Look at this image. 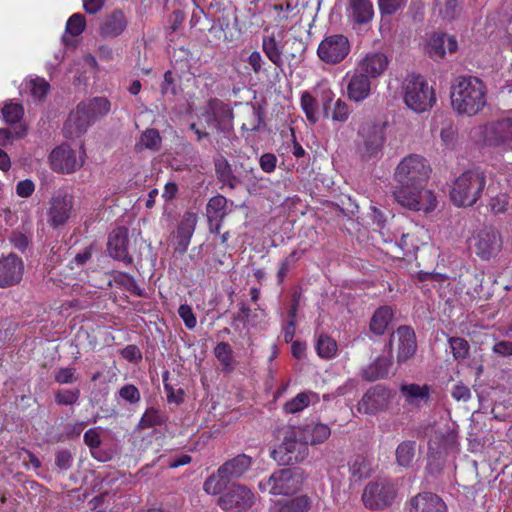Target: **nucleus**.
I'll return each mask as SVG.
<instances>
[{"instance_id":"obj_21","label":"nucleus","mask_w":512,"mask_h":512,"mask_svg":"<svg viewBox=\"0 0 512 512\" xmlns=\"http://www.w3.org/2000/svg\"><path fill=\"white\" fill-rule=\"evenodd\" d=\"M427 55L435 62L445 58L446 53L453 54L458 50L455 36L446 33H434L425 46Z\"/></svg>"},{"instance_id":"obj_15","label":"nucleus","mask_w":512,"mask_h":512,"mask_svg":"<svg viewBox=\"0 0 512 512\" xmlns=\"http://www.w3.org/2000/svg\"><path fill=\"white\" fill-rule=\"evenodd\" d=\"M483 141L488 146H500L512 142V118L490 122L480 127Z\"/></svg>"},{"instance_id":"obj_39","label":"nucleus","mask_w":512,"mask_h":512,"mask_svg":"<svg viewBox=\"0 0 512 512\" xmlns=\"http://www.w3.org/2000/svg\"><path fill=\"white\" fill-rule=\"evenodd\" d=\"M300 106L307 121L311 125H314L319 121L318 102L309 91H303L301 93Z\"/></svg>"},{"instance_id":"obj_1","label":"nucleus","mask_w":512,"mask_h":512,"mask_svg":"<svg viewBox=\"0 0 512 512\" xmlns=\"http://www.w3.org/2000/svg\"><path fill=\"white\" fill-rule=\"evenodd\" d=\"M431 167L427 159L419 154L404 157L394 171L397 183L393 196L401 206L416 212L428 214L437 207V198L432 190L426 189Z\"/></svg>"},{"instance_id":"obj_37","label":"nucleus","mask_w":512,"mask_h":512,"mask_svg":"<svg viewBox=\"0 0 512 512\" xmlns=\"http://www.w3.org/2000/svg\"><path fill=\"white\" fill-rule=\"evenodd\" d=\"M215 172L218 180L230 188H235L239 180L234 175L231 165L224 157L217 158L214 162Z\"/></svg>"},{"instance_id":"obj_42","label":"nucleus","mask_w":512,"mask_h":512,"mask_svg":"<svg viewBox=\"0 0 512 512\" xmlns=\"http://www.w3.org/2000/svg\"><path fill=\"white\" fill-rule=\"evenodd\" d=\"M349 471L355 479L366 478L372 472V465L366 456L356 455L349 463Z\"/></svg>"},{"instance_id":"obj_35","label":"nucleus","mask_w":512,"mask_h":512,"mask_svg":"<svg viewBox=\"0 0 512 512\" xmlns=\"http://www.w3.org/2000/svg\"><path fill=\"white\" fill-rule=\"evenodd\" d=\"M262 50L265 56L269 59V61L273 63L276 67L281 68L283 66L284 61L282 58V47L276 40V37L273 33L271 35L263 36Z\"/></svg>"},{"instance_id":"obj_24","label":"nucleus","mask_w":512,"mask_h":512,"mask_svg":"<svg viewBox=\"0 0 512 512\" xmlns=\"http://www.w3.org/2000/svg\"><path fill=\"white\" fill-rule=\"evenodd\" d=\"M93 123L84 114V106L77 105L76 109L71 111L63 126V135L65 138L74 139L86 133L87 129Z\"/></svg>"},{"instance_id":"obj_10","label":"nucleus","mask_w":512,"mask_h":512,"mask_svg":"<svg viewBox=\"0 0 512 512\" xmlns=\"http://www.w3.org/2000/svg\"><path fill=\"white\" fill-rule=\"evenodd\" d=\"M395 393L383 384L371 386L357 403V411L365 415H376L386 411Z\"/></svg>"},{"instance_id":"obj_61","label":"nucleus","mask_w":512,"mask_h":512,"mask_svg":"<svg viewBox=\"0 0 512 512\" xmlns=\"http://www.w3.org/2000/svg\"><path fill=\"white\" fill-rule=\"evenodd\" d=\"M178 315L183 320L186 328L192 330L197 325L196 316L188 304H182L178 308Z\"/></svg>"},{"instance_id":"obj_33","label":"nucleus","mask_w":512,"mask_h":512,"mask_svg":"<svg viewBox=\"0 0 512 512\" xmlns=\"http://www.w3.org/2000/svg\"><path fill=\"white\" fill-rule=\"evenodd\" d=\"M110 276L109 286H112L114 283L119 288L133 294L136 296H143V290L137 284L135 278L126 273L119 270H112L107 273Z\"/></svg>"},{"instance_id":"obj_51","label":"nucleus","mask_w":512,"mask_h":512,"mask_svg":"<svg viewBox=\"0 0 512 512\" xmlns=\"http://www.w3.org/2000/svg\"><path fill=\"white\" fill-rule=\"evenodd\" d=\"M80 398V390L74 389H58L54 393V400L60 406H72L78 402Z\"/></svg>"},{"instance_id":"obj_60","label":"nucleus","mask_w":512,"mask_h":512,"mask_svg":"<svg viewBox=\"0 0 512 512\" xmlns=\"http://www.w3.org/2000/svg\"><path fill=\"white\" fill-rule=\"evenodd\" d=\"M264 124L263 113L260 109H253L252 114L247 123H243L241 129L249 132L260 130Z\"/></svg>"},{"instance_id":"obj_26","label":"nucleus","mask_w":512,"mask_h":512,"mask_svg":"<svg viewBox=\"0 0 512 512\" xmlns=\"http://www.w3.org/2000/svg\"><path fill=\"white\" fill-rule=\"evenodd\" d=\"M398 338L397 361L405 362L414 356L417 343L414 330L409 326H400L395 332ZM394 337V334L392 335Z\"/></svg>"},{"instance_id":"obj_53","label":"nucleus","mask_w":512,"mask_h":512,"mask_svg":"<svg viewBox=\"0 0 512 512\" xmlns=\"http://www.w3.org/2000/svg\"><path fill=\"white\" fill-rule=\"evenodd\" d=\"M508 204V194L500 192L497 195L490 197L487 206L492 214L499 215L507 211Z\"/></svg>"},{"instance_id":"obj_28","label":"nucleus","mask_w":512,"mask_h":512,"mask_svg":"<svg viewBox=\"0 0 512 512\" xmlns=\"http://www.w3.org/2000/svg\"><path fill=\"white\" fill-rule=\"evenodd\" d=\"M371 78L364 73L356 71L347 84V97L349 100L360 103L367 99L371 93Z\"/></svg>"},{"instance_id":"obj_8","label":"nucleus","mask_w":512,"mask_h":512,"mask_svg":"<svg viewBox=\"0 0 512 512\" xmlns=\"http://www.w3.org/2000/svg\"><path fill=\"white\" fill-rule=\"evenodd\" d=\"M302 487L300 469L284 468L274 471L268 478L261 480L258 488L261 492L274 496H290Z\"/></svg>"},{"instance_id":"obj_5","label":"nucleus","mask_w":512,"mask_h":512,"mask_svg":"<svg viewBox=\"0 0 512 512\" xmlns=\"http://www.w3.org/2000/svg\"><path fill=\"white\" fill-rule=\"evenodd\" d=\"M399 493L396 481L378 477L369 481L362 492L361 501L371 511H382L393 505Z\"/></svg>"},{"instance_id":"obj_7","label":"nucleus","mask_w":512,"mask_h":512,"mask_svg":"<svg viewBox=\"0 0 512 512\" xmlns=\"http://www.w3.org/2000/svg\"><path fill=\"white\" fill-rule=\"evenodd\" d=\"M309 455V448L299 436L296 427H289L280 445L270 452L271 458L281 466L303 462Z\"/></svg>"},{"instance_id":"obj_6","label":"nucleus","mask_w":512,"mask_h":512,"mask_svg":"<svg viewBox=\"0 0 512 512\" xmlns=\"http://www.w3.org/2000/svg\"><path fill=\"white\" fill-rule=\"evenodd\" d=\"M403 100L410 110L419 114L434 106L436 95L424 76L412 74L404 80Z\"/></svg>"},{"instance_id":"obj_16","label":"nucleus","mask_w":512,"mask_h":512,"mask_svg":"<svg viewBox=\"0 0 512 512\" xmlns=\"http://www.w3.org/2000/svg\"><path fill=\"white\" fill-rule=\"evenodd\" d=\"M205 112L207 121L213 123L218 131L225 132L232 128L233 109L229 104L218 98H211Z\"/></svg>"},{"instance_id":"obj_43","label":"nucleus","mask_w":512,"mask_h":512,"mask_svg":"<svg viewBox=\"0 0 512 512\" xmlns=\"http://www.w3.org/2000/svg\"><path fill=\"white\" fill-rule=\"evenodd\" d=\"M161 136L156 129H147L145 130L139 139V141L135 145V149L137 151H141L142 149H149L152 151H157L161 146Z\"/></svg>"},{"instance_id":"obj_19","label":"nucleus","mask_w":512,"mask_h":512,"mask_svg":"<svg viewBox=\"0 0 512 512\" xmlns=\"http://www.w3.org/2000/svg\"><path fill=\"white\" fill-rule=\"evenodd\" d=\"M129 235L126 227H117L108 237L107 250L109 255L125 265L133 264V257L128 252Z\"/></svg>"},{"instance_id":"obj_25","label":"nucleus","mask_w":512,"mask_h":512,"mask_svg":"<svg viewBox=\"0 0 512 512\" xmlns=\"http://www.w3.org/2000/svg\"><path fill=\"white\" fill-rule=\"evenodd\" d=\"M128 20L121 9H115L107 14L99 27V34L103 38H116L120 36L127 28Z\"/></svg>"},{"instance_id":"obj_58","label":"nucleus","mask_w":512,"mask_h":512,"mask_svg":"<svg viewBox=\"0 0 512 512\" xmlns=\"http://www.w3.org/2000/svg\"><path fill=\"white\" fill-rule=\"evenodd\" d=\"M54 379L58 384H72L77 381L76 369L73 367L59 368L55 374Z\"/></svg>"},{"instance_id":"obj_27","label":"nucleus","mask_w":512,"mask_h":512,"mask_svg":"<svg viewBox=\"0 0 512 512\" xmlns=\"http://www.w3.org/2000/svg\"><path fill=\"white\" fill-rule=\"evenodd\" d=\"M389 59L383 52H369L359 62L360 72L369 78H379L384 74Z\"/></svg>"},{"instance_id":"obj_41","label":"nucleus","mask_w":512,"mask_h":512,"mask_svg":"<svg viewBox=\"0 0 512 512\" xmlns=\"http://www.w3.org/2000/svg\"><path fill=\"white\" fill-rule=\"evenodd\" d=\"M214 356L220 362L223 372L230 373L234 370L233 349L229 343H217L214 347Z\"/></svg>"},{"instance_id":"obj_50","label":"nucleus","mask_w":512,"mask_h":512,"mask_svg":"<svg viewBox=\"0 0 512 512\" xmlns=\"http://www.w3.org/2000/svg\"><path fill=\"white\" fill-rule=\"evenodd\" d=\"M303 252L297 250L292 251L287 257H285L279 265L276 277L278 284H282L290 271L294 267L295 263L301 258Z\"/></svg>"},{"instance_id":"obj_59","label":"nucleus","mask_w":512,"mask_h":512,"mask_svg":"<svg viewBox=\"0 0 512 512\" xmlns=\"http://www.w3.org/2000/svg\"><path fill=\"white\" fill-rule=\"evenodd\" d=\"M264 124L263 113L260 109H253L252 114L247 123H243L241 129L249 132L260 130Z\"/></svg>"},{"instance_id":"obj_34","label":"nucleus","mask_w":512,"mask_h":512,"mask_svg":"<svg viewBox=\"0 0 512 512\" xmlns=\"http://www.w3.org/2000/svg\"><path fill=\"white\" fill-rule=\"evenodd\" d=\"M393 318V311L389 306H381L374 312L369 328L375 335H383Z\"/></svg>"},{"instance_id":"obj_54","label":"nucleus","mask_w":512,"mask_h":512,"mask_svg":"<svg viewBox=\"0 0 512 512\" xmlns=\"http://www.w3.org/2000/svg\"><path fill=\"white\" fill-rule=\"evenodd\" d=\"M86 19L81 13H75L69 17L66 23V32L71 36H79L85 30Z\"/></svg>"},{"instance_id":"obj_17","label":"nucleus","mask_w":512,"mask_h":512,"mask_svg":"<svg viewBox=\"0 0 512 512\" xmlns=\"http://www.w3.org/2000/svg\"><path fill=\"white\" fill-rule=\"evenodd\" d=\"M49 160L52 170L62 174L73 173L83 165L77 160L75 150L66 144L54 148Z\"/></svg>"},{"instance_id":"obj_23","label":"nucleus","mask_w":512,"mask_h":512,"mask_svg":"<svg viewBox=\"0 0 512 512\" xmlns=\"http://www.w3.org/2000/svg\"><path fill=\"white\" fill-rule=\"evenodd\" d=\"M346 12L353 26L359 28L369 25L375 16L371 0H349Z\"/></svg>"},{"instance_id":"obj_44","label":"nucleus","mask_w":512,"mask_h":512,"mask_svg":"<svg viewBox=\"0 0 512 512\" xmlns=\"http://www.w3.org/2000/svg\"><path fill=\"white\" fill-rule=\"evenodd\" d=\"M167 420V417L160 410L150 407L146 409L144 414L139 420L138 428L147 429L155 426L163 425Z\"/></svg>"},{"instance_id":"obj_45","label":"nucleus","mask_w":512,"mask_h":512,"mask_svg":"<svg viewBox=\"0 0 512 512\" xmlns=\"http://www.w3.org/2000/svg\"><path fill=\"white\" fill-rule=\"evenodd\" d=\"M315 348L319 357L331 359L336 355L338 346L333 338L326 334H320Z\"/></svg>"},{"instance_id":"obj_62","label":"nucleus","mask_w":512,"mask_h":512,"mask_svg":"<svg viewBox=\"0 0 512 512\" xmlns=\"http://www.w3.org/2000/svg\"><path fill=\"white\" fill-rule=\"evenodd\" d=\"M9 240L11 245L20 252H24L31 242V238L21 231H13Z\"/></svg>"},{"instance_id":"obj_29","label":"nucleus","mask_w":512,"mask_h":512,"mask_svg":"<svg viewBox=\"0 0 512 512\" xmlns=\"http://www.w3.org/2000/svg\"><path fill=\"white\" fill-rule=\"evenodd\" d=\"M299 436L309 445H318L324 443L331 435V428L323 423H308L300 427H296Z\"/></svg>"},{"instance_id":"obj_57","label":"nucleus","mask_w":512,"mask_h":512,"mask_svg":"<svg viewBox=\"0 0 512 512\" xmlns=\"http://www.w3.org/2000/svg\"><path fill=\"white\" fill-rule=\"evenodd\" d=\"M118 395L129 404H137L141 400L140 391L133 384H125L122 386L118 391Z\"/></svg>"},{"instance_id":"obj_3","label":"nucleus","mask_w":512,"mask_h":512,"mask_svg":"<svg viewBox=\"0 0 512 512\" xmlns=\"http://www.w3.org/2000/svg\"><path fill=\"white\" fill-rule=\"evenodd\" d=\"M486 183L484 170L472 168L463 171L455 178L449 191L451 202L457 207H472L482 197Z\"/></svg>"},{"instance_id":"obj_9","label":"nucleus","mask_w":512,"mask_h":512,"mask_svg":"<svg viewBox=\"0 0 512 512\" xmlns=\"http://www.w3.org/2000/svg\"><path fill=\"white\" fill-rule=\"evenodd\" d=\"M350 52V40L343 34L325 36L317 48L319 59L329 65L340 64L348 57Z\"/></svg>"},{"instance_id":"obj_56","label":"nucleus","mask_w":512,"mask_h":512,"mask_svg":"<svg viewBox=\"0 0 512 512\" xmlns=\"http://www.w3.org/2000/svg\"><path fill=\"white\" fill-rule=\"evenodd\" d=\"M350 113L351 111L348 104L341 98H338L334 103L331 120L334 122L344 123L349 119Z\"/></svg>"},{"instance_id":"obj_11","label":"nucleus","mask_w":512,"mask_h":512,"mask_svg":"<svg viewBox=\"0 0 512 512\" xmlns=\"http://www.w3.org/2000/svg\"><path fill=\"white\" fill-rule=\"evenodd\" d=\"M358 137L361 140L357 143V150L361 158L366 161L376 158L385 142L383 131L377 125L367 123L360 126Z\"/></svg>"},{"instance_id":"obj_48","label":"nucleus","mask_w":512,"mask_h":512,"mask_svg":"<svg viewBox=\"0 0 512 512\" xmlns=\"http://www.w3.org/2000/svg\"><path fill=\"white\" fill-rule=\"evenodd\" d=\"M439 15L446 21L455 20L461 11V5L458 0H437Z\"/></svg>"},{"instance_id":"obj_46","label":"nucleus","mask_w":512,"mask_h":512,"mask_svg":"<svg viewBox=\"0 0 512 512\" xmlns=\"http://www.w3.org/2000/svg\"><path fill=\"white\" fill-rule=\"evenodd\" d=\"M227 199L223 195H216L209 199L206 206L207 218H225Z\"/></svg>"},{"instance_id":"obj_22","label":"nucleus","mask_w":512,"mask_h":512,"mask_svg":"<svg viewBox=\"0 0 512 512\" xmlns=\"http://www.w3.org/2000/svg\"><path fill=\"white\" fill-rule=\"evenodd\" d=\"M197 224V216L195 213L186 212L182 216L174 232L175 252L184 254L191 242Z\"/></svg>"},{"instance_id":"obj_13","label":"nucleus","mask_w":512,"mask_h":512,"mask_svg":"<svg viewBox=\"0 0 512 512\" xmlns=\"http://www.w3.org/2000/svg\"><path fill=\"white\" fill-rule=\"evenodd\" d=\"M254 502V494L244 485L234 484L220 496L218 505L227 512H244Z\"/></svg>"},{"instance_id":"obj_38","label":"nucleus","mask_w":512,"mask_h":512,"mask_svg":"<svg viewBox=\"0 0 512 512\" xmlns=\"http://www.w3.org/2000/svg\"><path fill=\"white\" fill-rule=\"evenodd\" d=\"M400 391L409 404H415L418 400L428 399L430 387L428 385H418L416 383L402 384Z\"/></svg>"},{"instance_id":"obj_20","label":"nucleus","mask_w":512,"mask_h":512,"mask_svg":"<svg viewBox=\"0 0 512 512\" xmlns=\"http://www.w3.org/2000/svg\"><path fill=\"white\" fill-rule=\"evenodd\" d=\"M408 512H449L446 502L436 493L419 492L406 503Z\"/></svg>"},{"instance_id":"obj_49","label":"nucleus","mask_w":512,"mask_h":512,"mask_svg":"<svg viewBox=\"0 0 512 512\" xmlns=\"http://www.w3.org/2000/svg\"><path fill=\"white\" fill-rule=\"evenodd\" d=\"M448 343L455 361H462L467 358L470 351L468 341L462 337H449Z\"/></svg>"},{"instance_id":"obj_30","label":"nucleus","mask_w":512,"mask_h":512,"mask_svg":"<svg viewBox=\"0 0 512 512\" xmlns=\"http://www.w3.org/2000/svg\"><path fill=\"white\" fill-rule=\"evenodd\" d=\"M391 366L392 361L389 358L385 356L377 357L362 370L361 377L369 382L386 378L389 375Z\"/></svg>"},{"instance_id":"obj_47","label":"nucleus","mask_w":512,"mask_h":512,"mask_svg":"<svg viewBox=\"0 0 512 512\" xmlns=\"http://www.w3.org/2000/svg\"><path fill=\"white\" fill-rule=\"evenodd\" d=\"M2 117L7 124L13 125L21 122L24 116V107L20 103L7 101L1 110Z\"/></svg>"},{"instance_id":"obj_31","label":"nucleus","mask_w":512,"mask_h":512,"mask_svg":"<svg viewBox=\"0 0 512 512\" xmlns=\"http://www.w3.org/2000/svg\"><path fill=\"white\" fill-rule=\"evenodd\" d=\"M78 105L84 106V114L92 123L106 116L111 109V103L105 97H94L87 101H82Z\"/></svg>"},{"instance_id":"obj_63","label":"nucleus","mask_w":512,"mask_h":512,"mask_svg":"<svg viewBox=\"0 0 512 512\" xmlns=\"http://www.w3.org/2000/svg\"><path fill=\"white\" fill-rule=\"evenodd\" d=\"M73 463V456L67 449L57 451L55 455V465L62 471L71 468Z\"/></svg>"},{"instance_id":"obj_32","label":"nucleus","mask_w":512,"mask_h":512,"mask_svg":"<svg viewBox=\"0 0 512 512\" xmlns=\"http://www.w3.org/2000/svg\"><path fill=\"white\" fill-rule=\"evenodd\" d=\"M312 499L308 495H299L291 499L277 501L272 512H309Z\"/></svg>"},{"instance_id":"obj_18","label":"nucleus","mask_w":512,"mask_h":512,"mask_svg":"<svg viewBox=\"0 0 512 512\" xmlns=\"http://www.w3.org/2000/svg\"><path fill=\"white\" fill-rule=\"evenodd\" d=\"M24 274V262L14 253L0 258V288L20 283Z\"/></svg>"},{"instance_id":"obj_64","label":"nucleus","mask_w":512,"mask_h":512,"mask_svg":"<svg viewBox=\"0 0 512 512\" xmlns=\"http://www.w3.org/2000/svg\"><path fill=\"white\" fill-rule=\"evenodd\" d=\"M121 356L130 363H139L142 360V352L134 344L127 345L121 350Z\"/></svg>"},{"instance_id":"obj_4","label":"nucleus","mask_w":512,"mask_h":512,"mask_svg":"<svg viewBox=\"0 0 512 512\" xmlns=\"http://www.w3.org/2000/svg\"><path fill=\"white\" fill-rule=\"evenodd\" d=\"M252 464V457L245 453L226 460L215 473L205 480L203 490L211 495L221 494L230 481L241 478Z\"/></svg>"},{"instance_id":"obj_40","label":"nucleus","mask_w":512,"mask_h":512,"mask_svg":"<svg viewBox=\"0 0 512 512\" xmlns=\"http://www.w3.org/2000/svg\"><path fill=\"white\" fill-rule=\"evenodd\" d=\"M416 452V442L406 440L401 442L395 451L396 462L399 466L408 468L412 465Z\"/></svg>"},{"instance_id":"obj_12","label":"nucleus","mask_w":512,"mask_h":512,"mask_svg":"<svg viewBox=\"0 0 512 512\" xmlns=\"http://www.w3.org/2000/svg\"><path fill=\"white\" fill-rule=\"evenodd\" d=\"M74 197L64 190H58L49 201L48 224L57 229L65 225L73 213Z\"/></svg>"},{"instance_id":"obj_55","label":"nucleus","mask_w":512,"mask_h":512,"mask_svg":"<svg viewBox=\"0 0 512 512\" xmlns=\"http://www.w3.org/2000/svg\"><path fill=\"white\" fill-rule=\"evenodd\" d=\"M32 97L37 101H43L49 90V83L43 78L32 79L29 83Z\"/></svg>"},{"instance_id":"obj_52","label":"nucleus","mask_w":512,"mask_h":512,"mask_svg":"<svg viewBox=\"0 0 512 512\" xmlns=\"http://www.w3.org/2000/svg\"><path fill=\"white\" fill-rule=\"evenodd\" d=\"M378 10L382 17L392 16L402 11L407 0H378Z\"/></svg>"},{"instance_id":"obj_14","label":"nucleus","mask_w":512,"mask_h":512,"mask_svg":"<svg viewBox=\"0 0 512 512\" xmlns=\"http://www.w3.org/2000/svg\"><path fill=\"white\" fill-rule=\"evenodd\" d=\"M502 244L500 233L492 227H485L474 236L475 254L482 260L496 257L502 249Z\"/></svg>"},{"instance_id":"obj_2","label":"nucleus","mask_w":512,"mask_h":512,"mask_svg":"<svg viewBox=\"0 0 512 512\" xmlns=\"http://www.w3.org/2000/svg\"><path fill=\"white\" fill-rule=\"evenodd\" d=\"M451 106L459 115L475 116L487 104V87L476 76H458L451 85Z\"/></svg>"},{"instance_id":"obj_36","label":"nucleus","mask_w":512,"mask_h":512,"mask_svg":"<svg viewBox=\"0 0 512 512\" xmlns=\"http://www.w3.org/2000/svg\"><path fill=\"white\" fill-rule=\"evenodd\" d=\"M318 400V395L312 391L300 392L284 404L283 411L287 414H296L307 408L311 402Z\"/></svg>"}]
</instances>
